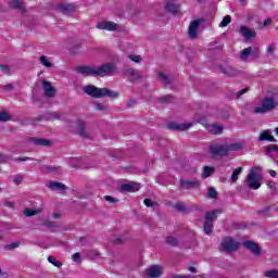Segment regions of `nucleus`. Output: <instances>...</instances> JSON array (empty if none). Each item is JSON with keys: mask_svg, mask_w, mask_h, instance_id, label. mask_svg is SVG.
<instances>
[{"mask_svg": "<svg viewBox=\"0 0 278 278\" xmlns=\"http://www.w3.org/2000/svg\"><path fill=\"white\" fill-rule=\"evenodd\" d=\"M76 71L79 75H86L87 77H105V75L118 73V67L114 63H104L98 68L94 65L78 66Z\"/></svg>", "mask_w": 278, "mask_h": 278, "instance_id": "nucleus-1", "label": "nucleus"}, {"mask_svg": "<svg viewBox=\"0 0 278 278\" xmlns=\"http://www.w3.org/2000/svg\"><path fill=\"white\" fill-rule=\"evenodd\" d=\"M85 94H88L92 99H118V91L111 90L109 88H99L94 85H88L84 87Z\"/></svg>", "mask_w": 278, "mask_h": 278, "instance_id": "nucleus-2", "label": "nucleus"}, {"mask_svg": "<svg viewBox=\"0 0 278 278\" xmlns=\"http://www.w3.org/2000/svg\"><path fill=\"white\" fill-rule=\"evenodd\" d=\"M278 108V99L275 97H265L261 100V105L254 109L255 114H268Z\"/></svg>", "mask_w": 278, "mask_h": 278, "instance_id": "nucleus-3", "label": "nucleus"}, {"mask_svg": "<svg viewBox=\"0 0 278 278\" xmlns=\"http://www.w3.org/2000/svg\"><path fill=\"white\" fill-rule=\"evenodd\" d=\"M262 167H253L247 177L249 188L252 190H258L262 184Z\"/></svg>", "mask_w": 278, "mask_h": 278, "instance_id": "nucleus-4", "label": "nucleus"}, {"mask_svg": "<svg viewBox=\"0 0 278 278\" xmlns=\"http://www.w3.org/2000/svg\"><path fill=\"white\" fill-rule=\"evenodd\" d=\"M123 75L124 77H127V80L131 84L142 81V73H140L138 70L126 67L123 71Z\"/></svg>", "mask_w": 278, "mask_h": 278, "instance_id": "nucleus-5", "label": "nucleus"}, {"mask_svg": "<svg viewBox=\"0 0 278 278\" xmlns=\"http://www.w3.org/2000/svg\"><path fill=\"white\" fill-rule=\"evenodd\" d=\"M240 249V243L233 241L231 237H227L222 242V251L224 253H236Z\"/></svg>", "mask_w": 278, "mask_h": 278, "instance_id": "nucleus-6", "label": "nucleus"}, {"mask_svg": "<svg viewBox=\"0 0 278 278\" xmlns=\"http://www.w3.org/2000/svg\"><path fill=\"white\" fill-rule=\"evenodd\" d=\"M62 116H64L60 112H48L42 115L33 118V123H40V121H62Z\"/></svg>", "mask_w": 278, "mask_h": 278, "instance_id": "nucleus-7", "label": "nucleus"}, {"mask_svg": "<svg viewBox=\"0 0 278 278\" xmlns=\"http://www.w3.org/2000/svg\"><path fill=\"white\" fill-rule=\"evenodd\" d=\"M243 249H247L248 251H250L252 253V255H254L255 257H260V255H262V248H260V243L255 242V241H244L242 243Z\"/></svg>", "mask_w": 278, "mask_h": 278, "instance_id": "nucleus-8", "label": "nucleus"}, {"mask_svg": "<svg viewBox=\"0 0 278 278\" xmlns=\"http://www.w3.org/2000/svg\"><path fill=\"white\" fill-rule=\"evenodd\" d=\"M76 131L80 138H90V134H88V124L81 118L76 119Z\"/></svg>", "mask_w": 278, "mask_h": 278, "instance_id": "nucleus-9", "label": "nucleus"}, {"mask_svg": "<svg viewBox=\"0 0 278 278\" xmlns=\"http://www.w3.org/2000/svg\"><path fill=\"white\" fill-rule=\"evenodd\" d=\"M201 23H203V21L201 20H193L190 23L189 29H188V35L190 40H197L199 36V27L201 26Z\"/></svg>", "mask_w": 278, "mask_h": 278, "instance_id": "nucleus-10", "label": "nucleus"}, {"mask_svg": "<svg viewBox=\"0 0 278 278\" xmlns=\"http://www.w3.org/2000/svg\"><path fill=\"white\" fill-rule=\"evenodd\" d=\"M165 12H169V14H181V4L175 3V0H167Z\"/></svg>", "mask_w": 278, "mask_h": 278, "instance_id": "nucleus-11", "label": "nucleus"}, {"mask_svg": "<svg viewBox=\"0 0 278 278\" xmlns=\"http://www.w3.org/2000/svg\"><path fill=\"white\" fill-rule=\"evenodd\" d=\"M96 27L97 29H105L106 31H118V24L110 21L100 22Z\"/></svg>", "mask_w": 278, "mask_h": 278, "instance_id": "nucleus-12", "label": "nucleus"}, {"mask_svg": "<svg viewBox=\"0 0 278 278\" xmlns=\"http://www.w3.org/2000/svg\"><path fill=\"white\" fill-rule=\"evenodd\" d=\"M42 86H43L45 97H47L48 99H53V97H55V87L51 85V81L43 80Z\"/></svg>", "mask_w": 278, "mask_h": 278, "instance_id": "nucleus-13", "label": "nucleus"}, {"mask_svg": "<svg viewBox=\"0 0 278 278\" xmlns=\"http://www.w3.org/2000/svg\"><path fill=\"white\" fill-rule=\"evenodd\" d=\"M146 275L149 278H161L162 269L160 268V265H152L148 269H146Z\"/></svg>", "mask_w": 278, "mask_h": 278, "instance_id": "nucleus-14", "label": "nucleus"}, {"mask_svg": "<svg viewBox=\"0 0 278 278\" xmlns=\"http://www.w3.org/2000/svg\"><path fill=\"white\" fill-rule=\"evenodd\" d=\"M190 127H192V124H177V122L167 124V129H170L172 131H186L187 129H190Z\"/></svg>", "mask_w": 278, "mask_h": 278, "instance_id": "nucleus-15", "label": "nucleus"}, {"mask_svg": "<svg viewBox=\"0 0 278 278\" xmlns=\"http://www.w3.org/2000/svg\"><path fill=\"white\" fill-rule=\"evenodd\" d=\"M28 142L35 144V147H51L53 143L49 139L30 137Z\"/></svg>", "mask_w": 278, "mask_h": 278, "instance_id": "nucleus-16", "label": "nucleus"}, {"mask_svg": "<svg viewBox=\"0 0 278 278\" xmlns=\"http://www.w3.org/2000/svg\"><path fill=\"white\" fill-rule=\"evenodd\" d=\"M210 151L212 155H220L222 157L229 154L227 146H211Z\"/></svg>", "mask_w": 278, "mask_h": 278, "instance_id": "nucleus-17", "label": "nucleus"}, {"mask_svg": "<svg viewBox=\"0 0 278 278\" xmlns=\"http://www.w3.org/2000/svg\"><path fill=\"white\" fill-rule=\"evenodd\" d=\"M179 184L185 190H194L201 186L199 180H180Z\"/></svg>", "mask_w": 278, "mask_h": 278, "instance_id": "nucleus-18", "label": "nucleus"}, {"mask_svg": "<svg viewBox=\"0 0 278 278\" xmlns=\"http://www.w3.org/2000/svg\"><path fill=\"white\" fill-rule=\"evenodd\" d=\"M121 190L122 192H138L140 190V182L123 184Z\"/></svg>", "mask_w": 278, "mask_h": 278, "instance_id": "nucleus-19", "label": "nucleus"}, {"mask_svg": "<svg viewBox=\"0 0 278 278\" xmlns=\"http://www.w3.org/2000/svg\"><path fill=\"white\" fill-rule=\"evenodd\" d=\"M223 208H215L211 212H207L206 215H205V220L207 223H213L214 224V220H216L218 218V215L219 214H223Z\"/></svg>", "mask_w": 278, "mask_h": 278, "instance_id": "nucleus-20", "label": "nucleus"}, {"mask_svg": "<svg viewBox=\"0 0 278 278\" xmlns=\"http://www.w3.org/2000/svg\"><path fill=\"white\" fill-rule=\"evenodd\" d=\"M240 34L241 36H243V38H247L248 40H251V38H255V36L257 35L255 30H252L247 26L240 27Z\"/></svg>", "mask_w": 278, "mask_h": 278, "instance_id": "nucleus-21", "label": "nucleus"}, {"mask_svg": "<svg viewBox=\"0 0 278 278\" xmlns=\"http://www.w3.org/2000/svg\"><path fill=\"white\" fill-rule=\"evenodd\" d=\"M267 140L268 142H277V139L273 135H270V130H263L258 137V142H264Z\"/></svg>", "mask_w": 278, "mask_h": 278, "instance_id": "nucleus-22", "label": "nucleus"}, {"mask_svg": "<svg viewBox=\"0 0 278 278\" xmlns=\"http://www.w3.org/2000/svg\"><path fill=\"white\" fill-rule=\"evenodd\" d=\"M219 71L224 75H227V77H236V75H238V71L230 66L225 67L223 65H219Z\"/></svg>", "mask_w": 278, "mask_h": 278, "instance_id": "nucleus-23", "label": "nucleus"}, {"mask_svg": "<svg viewBox=\"0 0 278 278\" xmlns=\"http://www.w3.org/2000/svg\"><path fill=\"white\" fill-rule=\"evenodd\" d=\"M56 10L59 12H62L63 14H70V12H75V5L74 4H59L56 7Z\"/></svg>", "mask_w": 278, "mask_h": 278, "instance_id": "nucleus-24", "label": "nucleus"}, {"mask_svg": "<svg viewBox=\"0 0 278 278\" xmlns=\"http://www.w3.org/2000/svg\"><path fill=\"white\" fill-rule=\"evenodd\" d=\"M48 188H50V190H59L60 192H62L66 190V185L58 181H50Z\"/></svg>", "mask_w": 278, "mask_h": 278, "instance_id": "nucleus-25", "label": "nucleus"}, {"mask_svg": "<svg viewBox=\"0 0 278 278\" xmlns=\"http://www.w3.org/2000/svg\"><path fill=\"white\" fill-rule=\"evenodd\" d=\"M160 103H162V105H166L168 103H173L175 101V97L173 94H166V96H162L159 99Z\"/></svg>", "mask_w": 278, "mask_h": 278, "instance_id": "nucleus-26", "label": "nucleus"}, {"mask_svg": "<svg viewBox=\"0 0 278 278\" xmlns=\"http://www.w3.org/2000/svg\"><path fill=\"white\" fill-rule=\"evenodd\" d=\"M43 170L45 173H54V175H58L59 173H62V167L47 165L43 167Z\"/></svg>", "mask_w": 278, "mask_h": 278, "instance_id": "nucleus-27", "label": "nucleus"}, {"mask_svg": "<svg viewBox=\"0 0 278 278\" xmlns=\"http://www.w3.org/2000/svg\"><path fill=\"white\" fill-rule=\"evenodd\" d=\"M174 208L176 212H181L182 214H186V212H188V206H186V203L184 202H176Z\"/></svg>", "mask_w": 278, "mask_h": 278, "instance_id": "nucleus-28", "label": "nucleus"}, {"mask_svg": "<svg viewBox=\"0 0 278 278\" xmlns=\"http://www.w3.org/2000/svg\"><path fill=\"white\" fill-rule=\"evenodd\" d=\"M204 233H206V236H211L212 231L214 230V224L212 222H204Z\"/></svg>", "mask_w": 278, "mask_h": 278, "instance_id": "nucleus-29", "label": "nucleus"}, {"mask_svg": "<svg viewBox=\"0 0 278 278\" xmlns=\"http://www.w3.org/2000/svg\"><path fill=\"white\" fill-rule=\"evenodd\" d=\"M216 168L212 166H204V172L202 174V177L205 179L207 177H212L213 173H215Z\"/></svg>", "mask_w": 278, "mask_h": 278, "instance_id": "nucleus-30", "label": "nucleus"}, {"mask_svg": "<svg viewBox=\"0 0 278 278\" xmlns=\"http://www.w3.org/2000/svg\"><path fill=\"white\" fill-rule=\"evenodd\" d=\"M251 51H253V47H248L241 51V60L243 62L249 60V55H251Z\"/></svg>", "mask_w": 278, "mask_h": 278, "instance_id": "nucleus-31", "label": "nucleus"}, {"mask_svg": "<svg viewBox=\"0 0 278 278\" xmlns=\"http://www.w3.org/2000/svg\"><path fill=\"white\" fill-rule=\"evenodd\" d=\"M12 116L7 111H0V123H8V121H11Z\"/></svg>", "mask_w": 278, "mask_h": 278, "instance_id": "nucleus-32", "label": "nucleus"}, {"mask_svg": "<svg viewBox=\"0 0 278 278\" xmlns=\"http://www.w3.org/2000/svg\"><path fill=\"white\" fill-rule=\"evenodd\" d=\"M159 77L163 81V84H165L166 86H170V84H173V80L170 79V77L162 72L159 73Z\"/></svg>", "mask_w": 278, "mask_h": 278, "instance_id": "nucleus-33", "label": "nucleus"}, {"mask_svg": "<svg viewBox=\"0 0 278 278\" xmlns=\"http://www.w3.org/2000/svg\"><path fill=\"white\" fill-rule=\"evenodd\" d=\"M226 148H227L228 153H229V151H242V144H240L238 142L226 146Z\"/></svg>", "mask_w": 278, "mask_h": 278, "instance_id": "nucleus-34", "label": "nucleus"}, {"mask_svg": "<svg viewBox=\"0 0 278 278\" xmlns=\"http://www.w3.org/2000/svg\"><path fill=\"white\" fill-rule=\"evenodd\" d=\"M165 243L169 244V247H177L179 244V240H177V238L175 237L169 236L166 237Z\"/></svg>", "mask_w": 278, "mask_h": 278, "instance_id": "nucleus-35", "label": "nucleus"}, {"mask_svg": "<svg viewBox=\"0 0 278 278\" xmlns=\"http://www.w3.org/2000/svg\"><path fill=\"white\" fill-rule=\"evenodd\" d=\"M48 262L55 266L56 268H62V263L55 258V256H49Z\"/></svg>", "mask_w": 278, "mask_h": 278, "instance_id": "nucleus-36", "label": "nucleus"}, {"mask_svg": "<svg viewBox=\"0 0 278 278\" xmlns=\"http://www.w3.org/2000/svg\"><path fill=\"white\" fill-rule=\"evenodd\" d=\"M11 8L14 10H24L23 2H21V0H11Z\"/></svg>", "mask_w": 278, "mask_h": 278, "instance_id": "nucleus-37", "label": "nucleus"}, {"mask_svg": "<svg viewBox=\"0 0 278 278\" xmlns=\"http://www.w3.org/2000/svg\"><path fill=\"white\" fill-rule=\"evenodd\" d=\"M40 212H42V210L25 208L24 214L25 216L29 217V216H36V214H40Z\"/></svg>", "mask_w": 278, "mask_h": 278, "instance_id": "nucleus-38", "label": "nucleus"}, {"mask_svg": "<svg viewBox=\"0 0 278 278\" xmlns=\"http://www.w3.org/2000/svg\"><path fill=\"white\" fill-rule=\"evenodd\" d=\"M20 247H21V242L15 241V242H12L10 244H7L4 247V251H13V249H18Z\"/></svg>", "mask_w": 278, "mask_h": 278, "instance_id": "nucleus-39", "label": "nucleus"}, {"mask_svg": "<svg viewBox=\"0 0 278 278\" xmlns=\"http://www.w3.org/2000/svg\"><path fill=\"white\" fill-rule=\"evenodd\" d=\"M100 255L101 253H99L97 250H91L87 253L88 260H97Z\"/></svg>", "mask_w": 278, "mask_h": 278, "instance_id": "nucleus-40", "label": "nucleus"}, {"mask_svg": "<svg viewBox=\"0 0 278 278\" xmlns=\"http://www.w3.org/2000/svg\"><path fill=\"white\" fill-rule=\"evenodd\" d=\"M240 173H242V167L235 168L231 175V181H238V176L240 175Z\"/></svg>", "mask_w": 278, "mask_h": 278, "instance_id": "nucleus-41", "label": "nucleus"}, {"mask_svg": "<svg viewBox=\"0 0 278 278\" xmlns=\"http://www.w3.org/2000/svg\"><path fill=\"white\" fill-rule=\"evenodd\" d=\"M40 62L47 68H51L53 66V64L51 62H49V59L46 55L40 56Z\"/></svg>", "mask_w": 278, "mask_h": 278, "instance_id": "nucleus-42", "label": "nucleus"}, {"mask_svg": "<svg viewBox=\"0 0 278 278\" xmlns=\"http://www.w3.org/2000/svg\"><path fill=\"white\" fill-rule=\"evenodd\" d=\"M250 55H251L252 60H260V48H257V47L252 48Z\"/></svg>", "mask_w": 278, "mask_h": 278, "instance_id": "nucleus-43", "label": "nucleus"}, {"mask_svg": "<svg viewBox=\"0 0 278 278\" xmlns=\"http://www.w3.org/2000/svg\"><path fill=\"white\" fill-rule=\"evenodd\" d=\"M0 71L1 73H4V75H10L12 73V67H10V65L0 64Z\"/></svg>", "mask_w": 278, "mask_h": 278, "instance_id": "nucleus-44", "label": "nucleus"}, {"mask_svg": "<svg viewBox=\"0 0 278 278\" xmlns=\"http://www.w3.org/2000/svg\"><path fill=\"white\" fill-rule=\"evenodd\" d=\"M265 277L278 278V269H270V270L265 271Z\"/></svg>", "mask_w": 278, "mask_h": 278, "instance_id": "nucleus-45", "label": "nucleus"}, {"mask_svg": "<svg viewBox=\"0 0 278 278\" xmlns=\"http://www.w3.org/2000/svg\"><path fill=\"white\" fill-rule=\"evenodd\" d=\"M212 129H213V134L218 135V134H223L224 127L223 125L213 124Z\"/></svg>", "mask_w": 278, "mask_h": 278, "instance_id": "nucleus-46", "label": "nucleus"}, {"mask_svg": "<svg viewBox=\"0 0 278 278\" xmlns=\"http://www.w3.org/2000/svg\"><path fill=\"white\" fill-rule=\"evenodd\" d=\"M208 199H216L218 197V191L215 188L211 187L207 191Z\"/></svg>", "mask_w": 278, "mask_h": 278, "instance_id": "nucleus-47", "label": "nucleus"}, {"mask_svg": "<svg viewBox=\"0 0 278 278\" xmlns=\"http://www.w3.org/2000/svg\"><path fill=\"white\" fill-rule=\"evenodd\" d=\"M265 151H266L265 155L270 156V153H273V151L277 152V144L267 146L265 148Z\"/></svg>", "mask_w": 278, "mask_h": 278, "instance_id": "nucleus-48", "label": "nucleus"}, {"mask_svg": "<svg viewBox=\"0 0 278 278\" xmlns=\"http://www.w3.org/2000/svg\"><path fill=\"white\" fill-rule=\"evenodd\" d=\"M229 23H231V16L227 15L220 22L219 27H227V25H229Z\"/></svg>", "mask_w": 278, "mask_h": 278, "instance_id": "nucleus-49", "label": "nucleus"}, {"mask_svg": "<svg viewBox=\"0 0 278 278\" xmlns=\"http://www.w3.org/2000/svg\"><path fill=\"white\" fill-rule=\"evenodd\" d=\"M128 58H129V60H131V62H135L136 64L142 62L141 55L129 54Z\"/></svg>", "mask_w": 278, "mask_h": 278, "instance_id": "nucleus-50", "label": "nucleus"}, {"mask_svg": "<svg viewBox=\"0 0 278 278\" xmlns=\"http://www.w3.org/2000/svg\"><path fill=\"white\" fill-rule=\"evenodd\" d=\"M45 227H47L48 229H55V227H58V225H55L54 222L52 220H45L43 222Z\"/></svg>", "mask_w": 278, "mask_h": 278, "instance_id": "nucleus-51", "label": "nucleus"}, {"mask_svg": "<svg viewBox=\"0 0 278 278\" xmlns=\"http://www.w3.org/2000/svg\"><path fill=\"white\" fill-rule=\"evenodd\" d=\"M73 262H76V264H81V254L79 252H76L72 255Z\"/></svg>", "mask_w": 278, "mask_h": 278, "instance_id": "nucleus-52", "label": "nucleus"}, {"mask_svg": "<svg viewBox=\"0 0 278 278\" xmlns=\"http://www.w3.org/2000/svg\"><path fill=\"white\" fill-rule=\"evenodd\" d=\"M96 110H98V112H104V110H108V106L103 103H99L97 102L94 105Z\"/></svg>", "mask_w": 278, "mask_h": 278, "instance_id": "nucleus-53", "label": "nucleus"}, {"mask_svg": "<svg viewBox=\"0 0 278 278\" xmlns=\"http://www.w3.org/2000/svg\"><path fill=\"white\" fill-rule=\"evenodd\" d=\"M14 160L15 162H34V157H29V156L16 157Z\"/></svg>", "mask_w": 278, "mask_h": 278, "instance_id": "nucleus-54", "label": "nucleus"}, {"mask_svg": "<svg viewBox=\"0 0 278 278\" xmlns=\"http://www.w3.org/2000/svg\"><path fill=\"white\" fill-rule=\"evenodd\" d=\"M104 201H108V203H118L119 200L112 195H105Z\"/></svg>", "mask_w": 278, "mask_h": 278, "instance_id": "nucleus-55", "label": "nucleus"}, {"mask_svg": "<svg viewBox=\"0 0 278 278\" xmlns=\"http://www.w3.org/2000/svg\"><path fill=\"white\" fill-rule=\"evenodd\" d=\"M247 92H249V88H243V89L239 90L236 93V99H240V97H242V94H247Z\"/></svg>", "mask_w": 278, "mask_h": 278, "instance_id": "nucleus-56", "label": "nucleus"}, {"mask_svg": "<svg viewBox=\"0 0 278 278\" xmlns=\"http://www.w3.org/2000/svg\"><path fill=\"white\" fill-rule=\"evenodd\" d=\"M13 181H14V184H15L16 186H21V184H23V176L16 175V176L14 177Z\"/></svg>", "mask_w": 278, "mask_h": 278, "instance_id": "nucleus-57", "label": "nucleus"}, {"mask_svg": "<svg viewBox=\"0 0 278 278\" xmlns=\"http://www.w3.org/2000/svg\"><path fill=\"white\" fill-rule=\"evenodd\" d=\"M270 212V206H266L265 208L258 211L261 216H266Z\"/></svg>", "mask_w": 278, "mask_h": 278, "instance_id": "nucleus-58", "label": "nucleus"}, {"mask_svg": "<svg viewBox=\"0 0 278 278\" xmlns=\"http://www.w3.org/2000/svg\"><path fill=\"white\" fill-rule=\"evenodd\" d=\"M143 203L147 207H153V205H155V203H153V200L151 199H144Z\"/></svg>", "mask_w": 278, "mask_h": 278, "instance_id": "nucleus-59", "label": "nucleus"}, {"mask_svg": "<svg viewBox=\"0 0 278 278\" xmlns=\"http://www.w3.org/2000/svg\"><path fill=\"white\" fill-rule=\"evenodd\" d=\"M125 242V239L124 238H116L114 241H113V243L114 244H123Z\"/></svg>", "mask_w": 278, "mask_h": 278, "instance_id": "nucleus-60", "label": "nucleus"}, {"mask_svg": "<svg viewBox=\"0 0 278 278\" xmlns=\"http://www.w3.org/2000/svg\"><path fill=\"white\" fill-rule=\"evenodd\" d=\"M273 24V18L268 17L267 20L264 21L263 25L264 27H268V25Z\"/></svg>", "mask_w": 278, "mask_h": 278, "instance_id": "nucleus-61", "label": "nucleus"}, {"mask_svg": "<svg viewBox=\"0 0 278 278\" xmlns=\"http://www.w3.org/2000/svg\"><path fill=\"white\" fill-rule=\"evenodd\" d=\"M134 105H136V100L134 99L129 100L127 103V108H134Z\"/></svg>", "mask_w": 278, "mask_h": 278, "instance_id": "nucleus-62", "label": "nucleus"}, {"mask_svg": "<svg viewBox=\"0 0 278 278\" xmlns=\"http://www.w3.org/2000/svg\"><path fill=\"white\" fill-rule=\"evenodd\" d=\"M267 53H270V54L275 53V46H269L267 48Z\"/></svg>", "mask_w": 278, "mask_h": 278, "instance_id": "nucleus-63", "label": "nucleus"}, {"mask_svg": "<svg viewBox=\"0 0 278 278\" xmlns=\"http://www.w3.org/2000/svg\"><path fill=\"white\" fill-rule=\"evenodd\" d=\"M4 90H14V85H12V84L5 85Z\"/></svg>", "mask_w": 278, "mask_h": 278, "instance_id": "nucleus-64", "label": "nucleus"}]
</instances>
